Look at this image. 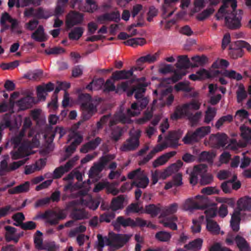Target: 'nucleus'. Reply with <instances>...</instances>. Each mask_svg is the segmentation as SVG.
<instances>
[{
    "instance_id": "nucleus-1",
    "label": "nucleus",
    "mask_w": 251,
    "mask_h": 251,
    "mask_svg": "<svg viewBox=\"0 0 251 251\" xmlns=\"http://www.w3.org/2000/svg\"><path fill=\"white\" fill-rule=\"evenodd\" d=\"M145 86L139 85L135 87L133 91L127 93L128 96H131L133 93H135V98L139 100L138 103L134 102L131 104L130 108L126 111V114L124 112V109L121 108L120 111L114 116L112 120L110 119L109 116H104L98 123V127H100V124L109 121L111 125L119 122L122 123H129L131 120L130 117H134L138 115L141 110L146 106L149 102V100L146 98H143V93L145 92Z\"/></svg>"
},
{
    "instance_id": "nucleus-2",
    "label": "nucleus",
    "mask_w": 251,
    "mask_h": 251,
    "mask_svg": "<svg viewBox=\"0 0 251 251\" xmlns=\"http://www.w3.org/2000/svg\"><path fill=\"white\" fill-rule=\"evenodd\" d=\"M31 121L29 118L25 119L23 131L20 134L19 136L13 138L12 142L14 145V150L11 152V158L16 160L21 158H25L31 153L30 151L31 148H35L39 145V142L36 137L32 138L34 131L31 130L28 133V138L24 137L25 130L30 127Z\"/></svg>"
},
{
    "instance_id": "nucleus-3",
    "label": "nucleus",
    "mask_w": 251,
    "mask_h": 251,
    "mask_svg": "<svg viewBox=\"0 0 251 251\" xmlns=\"http://www.w3.org/2000/svg\"><path fill=\"white\" fill-rule=\"evenodd\" d=\"M171 78L164 79L157 86L153 94L157 96V98L153 101V105L156 104L160 106H170L174 100V96L172 94L173 87L169 84L174 83Z\"/></svg>"
},
{
    "instance_id": "nucleus-4",
    "label": "nucleus",
    "mask_w": 251,
    "mask_h": 251,
    "mask_svg": "<svg viewBox=\"0 0 251 251\" xmlns=\"http://www.w3.org/2000/svg\"><path fill=\"white\" fill-rule=\"evenodd\" d=\"M128 235H117L112 232L110 233L109 237H103L101 235H98L97 246L101 249L104 246H109L116 249L122 247L130 238Z\"/></svg>"
},
{
    "instance_id": "nucleus-5",
    "label": "nucleus",
    "mask_w": 251,
    "mask_h": 251,
    "mask_svg": "<svg viewBox=\"0 0 251 251\" xmlns=\"http://www.w3.org/2000/svg\"><path fill=\"white\" fill-rule=\"evenodd\" d=\"M201 103L197 100H193L190 102L179 105L176 108L173 114L171 116L173 120H176L184 117H187L192 120V112L200 109Z\"/></svg>"
},
{
    "instance_id": "nucleus-6",
    "label": "nucleus",
    "mask_w": 251,
    "mask_h": 251,
    "mask_svg": "<svg viewBox=\"0 0 251 251\" xmlns=\"http://www.w3.org/2000/svg\"><path fill=\"white\" fill-rule=\"evenodd\" d=\"M225 13V20L226 25L230 28H234L235 27V14L234 13L235 8V2L234 0H225L224 5L220 8L217 14V18L219 19L221 14Z\"/></svg>"
},
{
    "instance_id": "nucleus-7",
    "label": "nucleus",
    "mask_w": 251,
    "mask_h": 251,
    "mask_svg": "<svg viewBox=\"0 0 251 251\" xmlns=\"http://www.w3.org/2000/svg\"><path fill=\"white\" fill-rule=\"evenodd\" d=\"M207 171L206 166L204 164H200L194 167L192 171L190 172V182L195 185L198 182V176H201V183L202 185L210 183L213 181V176L211 175H204Z\"/></svg>"
},
{
    "instance_id": "nucleus-8",
    "label": "nucleus",
    "mask_w": 251,
    "mask_h": 251,
    "mask_svg": "<svg viewBox=\"0 0 251 251\" xmlns=\"http://www.w3.org/2000/svg\"><path fill=\"white\" fill-rule=\"evenodd\" d=\"M80 98L86 100L85 103H82L81 106L83 118L87 120L96 112L100 99L92 100L89 94L82 95Z\"/></svg>"
},
{
    "instance_id": "nucleus-9",
    "label": "nucleus",
    "mask_w": 251,
    "mask_h": 251,
    "mask_svg": "<svg viewBox=\"0 0 251 251\" xmlns=\"http://www.w3.org/2000/svg\"><path fill=\"white\" fill-rule=\"evenodd\" d=\"M190 61L187 56L182 55L178 57L177 63L176 64V69L174 75L171 78L174 82H177L187 73V69L189 67Z\"/></svg>"
},
{
    "instance_id": "nucleus-10",
    "label": "nucleus",
    "mask_w": 251,
    "mask_h": 251,
    "mask_svg": "<svg viewBox=\"0 0 251 251\" xmlns=\"http://www.w3.org/2000/svg\"><path fill=\"white\" fill-rule=\"evenodd\" d=\"M210 131L211 127L209 126H201L197 128L194 132H188L183 138V141L185 144L198 141L208 134Z\"/></svg>"
},
{
    "instance_id": "nucleus-11",
    "label": "nucleus",
    "mask_w": 251,
    "mask_h": 251,
    "mask_svg": "<svg viewBox=\"0 0 251 251\" xmlns=\"http://www.w3.org/2000/svg\"><path fill=\"white\" fill-rule=\"evenodd\" d=\"M128 177L129 179H135L133 184L138 187L144 188L147 187L149 182V178L140 169H137L129 173Z\"/></svg>"
},
{
    "instance_id": "nucleus-12",
    "label": "nucleus",
    "mask_w": 251,
    "mask_h": 251,
    "mask_svg": "<svg viewBox=\"0 0 251 251\" xmlns=\"http://www.w3.org/2000/svg\"><path fill=\"white\" fill-rule=\"evenodd\" d=\"M141 135V131L139 129H132L130 132V138L121 147L124 151L132 150L139 146L138 139Z\"/></svg>"
},
{
    "instance_id": "nucleus-13",
    "label": "nucleus",
    "mask_w": 251,
    "mask_h": 251,
    "mask_svg": "<svg viewBox=\"0 0 251 251\" xmlns=\"http://www.w3.org/2000/svg\"><path fill=\"white\" fill-rule=\"evenodd\" d=\"M242 140L236 141V153L238 148H244L247 145H251V128L243 125L240 126Z\"/></svg>"
},
{
    "instance_id": "nucleus-14",
    "label": "nucleus",
    "mask_w": 251,
    "mask_h": 251,
    "mask_svg": "<svg viewBox=\"0 0 251 251\" xmlns=\"http://www.w3.org/2000/svg\"><path fill=\"white\" fill-rule=\"evenodd\" d=\"M82 141V137L79 134L73 132L69 136L68 142L71 144V146L66 148V152L67 157L69 156L75 151L76 147Z\"/></svg>"
},
{
    "instance_id": "nucleus-15",
    "label": "nucleus",
    "mask_w": 251,
    "mask_h": 251,
    "mask_svg": "<svg viewBox=\"0 0 251 251\" xmlns=\"http://www.w3.org/2000/svg\"><path fill=\"white\" fill-rule=\"evenodd\" d=\"M83 20V15L76 12L72 11L69 13L66 17V24L68 28L78 24Z\"/></svg>"
},
{
    "instance_id": "nucleus-16",
    "label": "nucleus",
    "mask_w": 251,
    "mask_h": 251,
    "mask_svg": "<svg viewBox=\"0 0 251 251\" xmlns=\"http://www.w3.org/2000/svg\"><path fill=\"white\" fill-rule=\"evenodd\" d=\"M78 159L77 156H75L71 160L66 163L64 166H61L56 169L53 173V178H57L61 177L65 172H68L74 165L75 162Z\"/></svg>"
},
{
    "instance_id": "nucleus-17",
    "label": "nucleus",
    "mask_w": 251,
    "mask_h": 251,
    "mask_svg": "<svg viewBox=\"0 0 251 251\" xmlns=\"http://www.w3.org/2000/svg\"><path fill=\"white\" fill-rule=\"evenodd\" d=\"M163 216L160 218L159 216V223L164 227H168L172 230H176L177 226L176 223L177 222V217L176 216H172L170 217H164Z\"/></svg>"
},
{
    "instance_id": "nucleus-18",
    "label": "nucleus",
    "mask_w": 251,
    "mask_h": 251,
    "mask_svg": "<svg viewBox=\"0 0 251 251\" xmlns=\"http://www.w3.org/2000/svg\"><path fill=\"white\" fill-rule=\"evenodd\" d=\"M210 142L212 144H216L220 147H224L228 142L227 137L224 133H218L212 135L209 138Z\"/></svg>"
},
{
    "instance_id": "nucleus-19",
    "label": "nucleus",
    "mask_w": 251,
    "mask_h": 251,
    "mask_svg": "<svg viewBox=\"0 0 251 251\" xmlns=\"http://www.w3.org/2000/svg\"><path fill=\"white\" fill-rule=\"evenodd\" d=\"M211 76L210 72L202 68L197 71L195 74L190 75L189 78L192 80L197 81L208 78Z\"/></svg>"
},
{
    "instance_id": "nucleus-20",
    "label": "nucleus",
    "mask_w": 251,
    "mask_h": 251,
    "mask_svg": "<svg viewBox=\"0 0 251 251\" xmlns=\"http://www.w3.org/2000/svg\"><path fill=\"white\" fill-rule=\"evenodd\" d=\"M25 15L26 17L34 16L38 18L46 19L50 17L51 14L41 9H39L38 11L35 12L33 9L30 8L26 9L25 12Z\"/></svg>"
},
{
    "instance_id": "nucleus-21",
    "label": "nucleus",
    "mask_w": 251,
    "mask_h": 251,
    "mask_svg": "<svg viewBox=\"0 0 251 251\" xmlns=\"http://www.w3.org/2000/svg\"><path fill=\"white\" fill-rule=\"evenodd\" d=\"M120 20V14L119 12H114L111 14H105L98 18V22L104 24L109 21L117 22Z\"/></svg>"
},
{
    "instance_id": "nucleus-22",
    "label": "nucleus",
    "mask_w": 251,
    "mask_h": 251,
    "mask_svg": "<svg viewBox=\"0 0 251 251\" xmlns=\"http://www.w3.org/2000/svg\"><path fill=\"white\" fill-rule=\"evenodd\" d=\"M236 208L241 210H250L251 209V197L245 196L236 202Z\"/></svg>"
},
{
    "instance_id": "nucleus-23",
    "label": "nucleus",
    "mask_w": 251,
    "mask_h": 251,
    "mask_svg": "<svg viewBox=\"0 0 251 251\" xmlns=\"http://www.w3.org/2000/svg\"><path fill=\"white\" fill-rule=\"evenodd\" d=\"M31 37L32 39L37 42H44L47 40L48 36L44 32L42 26H39L38 28L32 33Z\"/></svg>"
},
{
    "instance_id": "nucleus-24",
    "label": "nucleus",
    "mask_w": 251,
    "mask_h": 251,
    "mask_svg": "<svg viewBox=\"0 0 251 251\" xmlns=\"http://www.w3.org/2000/svg\"><path fill=\"white\" fill-rule=\"evenodd\" d=\"M203 242L202 239L200 238H197L185 245L184 248L187 250L193 251H199L202 248Z\"/></svg>"
},
{
    "instance_id": "nucleus-25",
    "label": "nucleus",
    "mask_w": 251,
    "mask_h": 251,
    "mask_svg": "<svg viewBox=\"0 0 251 251\" xmlns=\"http://www.w3.org/2000/svg\"><path fill=\"white\" fill-rule=\"evenodd\" d=\"M235 211L234 209V211L233 212V214L232 215L231 219L230 220V226L232 229L233 231L232 232H228L227 237L226 238V242L227 245H232L234 243L235 240V233L234 231L235 230Z\"/></svg>"
},
{
    "instance_id": "nucleus-26",
    "label": "nucleus",
    "mask_w": 251,
    "mask_h": 251,
    "mask_svg": "<svg viewBox=\"0 0 251 251\" xmlns=\"http://www.w3.org/2000/svg\"><path fill=\"white\" fill-rule=\"evenodd\" d=\"M243 48L251 51V46L248 43L243 40L236 41V58L241 57L243 55L244 52Z\"/></svg>"
},
{
    "instance_id": "nucleus-27",
    "label": "nucleus",
    "mask_w": 251,
    "mask_h": 251,
    "mask_svg": "<svg viewBox=\"0 0 251 251\" xmlns=\"http://www.w3.org/2000/svg\"><path fill=\"white\" fill-rule=\"evenodd\" d=\"M133 75V70L131 69L128 71L123 70L114 72L111 79L114 80L120 79H127L131 77Z\"/></svg>"
},
{
    "instance_id": "nucleus-28",
    "label": "nucleus",
    "mask_w": 251,
    "mask_h": 251,
    "mask_svg": "<svg viewBox=\"0 0 251 251\" xmlns=\"http://www.w3.org/2000/svg\"><path fill=\"white\" fill-rule=\"evenodd\" d=\"M34 102V98L30 96H27L18 101L17 105L19 107V110H24L29 108Z\"/></svg>"
},
{
    "instance_id": "nucleus-29",
    "label": "nucleus",
    "mask_w": 251,
    "mask_h": 251,
    "mask_svg": "<svg viewBox=\"0 0 251 251\" xmlns=\"http://www.w3.org/2000/svg\"><path fill=\"white\" fill-rule=\"evenodd\" d=\"M106 158V157H104L100 162L95 164L91 168L89 173V176L90 178H93L95 176H97L99 173L102 170L105 164Z\"/></svg>"
},
{
    "instance_id": "nucleus-30",
    "label": "nucleus",
    "mask_w": 251,
    "mask_h": 251,
    "mask_svg": "<svg viewBox=\"0 0 251 251\" xmlns=\"http://www.w3.org/2000/svg\"><path fill=\"white\" fill-rule=\"evenodd\" d=\"M236 247L239 251H251L250 244L243 237L236 235Z\"/></svg>"
},
{
    "instance_id": "nucleus-31",
    "label": "nucleus",
    "mask_w": 251,
    "mask_h": 251,
    "mask_svg": "<svg viewBox=\"0 0 251 251\" xmlns=\"http://www.w3.org/2000/svg\"><path fill=\"white\" fill-rule=\"evenodd\" d=\"M0 23L2 25L5 27L11 26L12 28H14L17 25V21L12 19L7 13L2 14Z\"/></svg>"
},
{
    "instance_id": "nucleus-32",
    "label": "nucleus",
    "mask_w": 251,
    "mask_h": 251,
    "mask_svg": "<svg viewBox=\"0 0 251 251\" xmlns=\"http://www.w3.org/2000/svg\"><path fill=\"white\" fill-rule=\"evenodd\" d=\"M175 154V151H171L160 156L153 162V166L155 168L164 165Z\"/></svg>"
},
{
    "instance_id": "nucleus-33",
    "label": "nucleus",
    "mask_w": 251,
    "mask_h": 251,
    "mask_svg": "<svg viewBox=\"0 0 251 251\" xmlns=\"http://www.w3.org/2000/svg\"><path fill=\"white\" fill-rule=\"evenodd\" d=\"M178 209V204L177 203H173L165 207L162 210L160 218L176 213Z\"/></svg>"
},
{
    "instance_id": "nucleus-34",
    "label": "nucleus",
    "mask_w": 251,
    "mask_h": 251,
    "mask_svg": "<svg viewBox=\"0 0 251 251\" xmlns=\"http://www.w3.org/2000/svg\"><path fill=\"white\" fill-rule=\"evenodd\" d=\"M125 199L123 196H120L114 198L111 203V208L113 210H117L124 207Z\"/></svg>"
},
{
    "instance_id": "nucleus-35",
    "label": "nucleus",
    "mask_w": 251,
    "mask_h": 251,
    "mask_svg": "<svg viewBox=\"0 0 251 251\" xmlns=\"http://www.w3.org/2000/svg\"><path fill=\"white\" fill-rule=\"evenodd\" d=\"M206 227L207 230L212 234H218L220 233V226L213 220H208Z\"/></svg>"
},
{
    "instance_id": "nucleus-36",
    "label": "nucleus",
    "mask_w": 251,
    "mask_h": 251,
    "mask_svg": "<svg viewBox=\"0 0 251 251\" xmlns=\"http://www.w3.org/2000/svg\"><path fill=\"white\" fill-rule=\"evenodd\" d=\"M159 53L156 52L153 54H149L142 56L138 60V62L152 63L155 62L159 57Z\"/></svg>"
},
{
    "instance_id": "nucleus-37",
    "label": "nucleus",
    "mask_w": 251,
    "mask_h": 251,
    "mask_svg": "<svg viewBox=\"0 0 251 251\" xmlns=\"http://www.w3.org/2000/svg\"><path fill=\"white\" fill-rule=\"evenodd\" d=\"M5 229L6 230V238L7 240L8 241L13 240L17 242L20 235L17 236L15 233V228L9 226H6L5 227Z\"/></svg>"
},
{
    "instance_id": "nucleus-38",
    "label": "nucleus",
    "mask_w": 251,
    "mask_h": 251,
    "mask_svg": "<svg viewBox=\"0 0 251 251\" xmlns=\"http://www.w3.org/2000/svg\"><path fill=\"white\" fill-rule=\"evenodd\" d=\"M192 199L195 209L202 208L206 203V198L203 196L198 195Z\"/></svg>"
},
{
    "instance_id": "nucleus-39",
    "label": "nucleus",
    "mask_w": 251,
    "mask_h": 251,
    "mask_svg": "<svg viewBox=\"0 0 251 251\" xmlns=\"http://www.w3.org/2000/svg\"><path fill=\"white\" fill-rule=\"evenodd\" d=\"M42 217L46 219L47 222L51 225L56 224L58 221L57 213L51 211H47L42 216Z\"/></svg>"
},
{
    "instance_id": "nucleus-40",
    "label": "nucleus",
    "mask_w": 251,
    "mask_h": 251,
    "mask_svg": "<svg viewBox=\"0 0 251 251\" xmlns=\"http://www.w3.org/2000/svg\"><path fill=\"white\" fill-rule=\"evenodd\" d=\"M30 183L26 181L24 184L20 185L12 189L9 190V192L11 194H18L27 192L29 189Z\"/></svg>"
},
{
    "instance_id": "nucleus-41",
    "label": "nucleus",
    "mask_w": 251,
    "mask_h": 251,
    "mask_svg": "<svg viewBox=\"0 0 251 251\" xmlns=\"http://www.w3.org/2000/svg\"><path fill=\"white\" fill-rule=\"evenodd\" d=\"M217 110L215 108L208 107L205 112L204 122L206 124L209 123L215 117Z\"/></svg>"
},
{
    "instance_id": "nucleus-42",
    "label": "nucleus",
    "mask_w": 251,
    "mask_h": 251,
    "mask_svg": "<svg viewBox=\"0 0 251 251\" xmlns=\"http://www.w3.org/2000/svg\"><path fill=\"white\" fill-rule=\"evenodd\" d=\"M222 188L225 193H230L235 188V176H233L231 180L224 182L222 184Z\"/></svg>"
},
{
    "instance_id": "nucleus-43",
    "label": "nucleus",
    "mask_w": 251,
    "mask_h": 251,
    "mask_svg": "<svg viewBox=\"0 0 251 251\" xmlns=\"http://www.w3.org/2000/svg\"><path fill=\"white\" fill-rule=\"evenodd\" d=\"M100 138H96L94 141H92L84 146L81 148L80 151L81 152L85 153L89 151L90 150L95 149L100 143Z\"/></svg>"
},
{
    "instance_id": "nucleus-44",
    "label": "nucleus",
    "mask_w": 251,
    "mask_h": 251,
    "mask_svg": "<svg viewBox=\"0 0 251 251\" xmlns=\"http://www.w3.org/2000/svg\"><path fill=\"white\" fill-rule=\"evenodd\" d=\"M204 220L203 216H201L199 218V220L193 219L192 220V225L191 226V230L193 233H197L201 231V223Z\"/></svg>"
},
{
    "instance_id": "nucleus-45",
    "label": "nucleus",
    "mask_w": 251,
    "mask_h": 251,
    "mask_svg": "<svg viewBox=\"0 0 251 251\" xmlns=\"http://www.w3.org/2000/svg\"><path fill=\"white\" fill-rule=\"evenodd\" d=\"M167 147V145L165 144L158 145L153 149V150L152 151L150 152V153L147 155V156L144 158L142 163H145L148 162L149 160L152 158V157L153 156L155 153L162 151Z\"/></svg>"
},
{
    "instance_id": "nucleus-46",
    "label": "nucleus",
    "mask_w": 251,
    "mask_h": 251,
    "mask_svg": "<svg viewBox=\"0 0 251 251\" xmlns=\"http://www.w3.org/2000/svg\"><path fill=\"white\" fill-rule=\"evenodd\" d=\"M68 0H58L57 6L54 10V15L58 16L64 12V9Z\"/></svg>"
},
{
    "instance_id": "nucleus-47",
    "label": "nucleus",
    "mask_w": 251,
    "mask_h": 251,
    "mask_svg": "<svg viewBox=\"0 0 251 251\" xmlns=\"http://www.w3.org/2000/svg\"><path fill=\"white\" fill-rule=\"evenodd\" d=\"M104 80L102 78L94 80L87 86V88L90 90H97L100 89L104 84Z\"/></svg>"
},
{
    "instance_id": "nucleus-48",
    "label": "nucleus",
    "mask_w": 251,
    "mask_h": 251,
    "mask_svg": "<svg viewBox=\"0 0 251 251\" xmlns=\"http://www.w3.org/2000/svg\"><path fill=\"white\" fill-rule=\"evenodd\" d=\"M76 204L77 203L73 201L69 205L66 207L65 209L62 210L60 211L58 213H57L58 220L65 219L68 213V211L72 210V209H75V206L76 205Z\"/></svg>"
},
{
    "instance_id": "nucleus-49",
    "label": "nucleus",
    "mask_w": 251,
    "mask_h": 251,
    "mask_svg": "<svg viewBox=\"0 0 251 251\" xmlns=\"http://www.w3.org/2000/svg\"><path fill=\"white\" fill-rule=\"evenodd\" d=\"M160 211V208L154 204L147 205L144 209V212L151 215L152 217L157 216Z\"/></svg>"
},
{
    "instance_id": "nucleus-50",
    "label": "nucleus",
    "mask_w": 251,
    "mask_h": 251,
    "mask_svg": "<svg viewBox=\"0 0 251 251\" xmlns=\"http://www.w3.org/2000/svg\"><path fill=\"white\" fill-rule=\"evenodd\" d=\"M83 31L82 27L75 28L69 33V38L72 40H78L82 36Z\"/></svg>"
},
{
    "instance_id": "nucleus-51",
    "label": "nucleus",
    "mask_w": 251,
    "mask_h": 251,
    "mask_svg": "<svg viewBox=\"0 0 251 251\" xmlns=\"http://www.w3.org/2000/svg\"><path fill=\"white\" fill-rule=\"evenodd\" d=\"M133 222L130 219H124L122 217H119L117 218L116 221L114 224V226L117 228L118 226L122 225L124 226H126L132 225Z\"/></svg>"
},
{
    "instance_id": "nucleus-52",
    "label": "nucleus",
    "mask_w": 251,
    "mask_h": 251,
    "mask_svg": "<svg viewBox=\"0 0 251 251\" xmlns=\"http://www.w3.org/2000/svg\"><path fill=\"white\" fill-rule=\"evenodd\" d=\"M192 60L193 61V64H192L191 66L196 67L205 64L207 61V58L204 56H196L192 57Z\"/></svg>"
},
{
    "instance_id": "nucleus-53",
    "label": "nucleus",
    "mask_w": 251,
    "mask_h": 251,
    "mask_svg": "<svg viewBox=\"0 0 251 251\" xmlns=\"http://www.w3.org/2000/svg\"><path fill=\"white\" fill-rule=\"evenodd\" d=\"M80 201L78 202H75L77 203L76 205L79 203L83 204L92 210L97 209L99 205V202L92 199H90L88 201L86 202L83 200V198L81 197L80 198Z\"/></svg>"
},
{
    "instance_id": "nucleus-54",
    "label": "nucleus",
    "mask_w": 251,
    "mask_h": 251,
    "mask_svg": "<svg viewBox=\"0 0 251 251\" xmlns=\"http://www.w3.org/2000/svg\"><path fill=\"white\" fill-rule=\"evenodd\" d=\"M171 237L170 233L164 231L158 232L155 234V238L157 240L162 242L168 241Z\"/></svg>"
},
{
    "instance_id": "nucleus-55",
    "label": "nucleus",
    "mask_w": 251,
    "mask_h": 251,
    "mask_svg": "<svg viewBox=\"0 0 251 251\" xmlns=\"http://www.w3.org/2000/svg\"><path fill=\"white\" fill-rule=\"evenodd\" d=\"M232 119V116L230 115L223 116L218 119V120L216 122L215 126L217 129H219L224 124L228 123L231 122Z\"/></svg>"
},
{
    "instance_id": "nucleus-56",
    "label": "nucleus",
    "mask_w": 251,
    "mask_h": 251,
    "mask_svg": "<svg viewBox=\"0 0 251 251\" xmlns=\"http://www.w3.org/2000/svg\"><path fill=\"white\" fill-rule=\"evenodd\" d=\"M127 214L130 213H144L143 209L138 203L132 204L129 206L126 210Z\"/></svg>"
},
{
    "instance_id": "nucleus-57",
    "label": "nucleus",
    "mask_w": 251,
    "mask_h": 251,
    "mask_svg": "<svg viewBox=\"0 0 251 251\" xmlns=\"http://www.w3.org/2000/svg\"><path fill=\"white\" fill-rule=\"evenodd\" d=\"M216 153L214 152H207L203 151L202 152L199 157V159L201 161H207L208 162H212L213 159L215 157Z\"/></svg>"
},
{
    "instance_id": "nucleus-58",
    "label": "nucleus",
    "mask_w": 251,
    "mask_h": 251,
    "mask_svg": "<svg viewBox=\"0 0 251 251\" xmlns=\"http://www.w3.org/2000/svg\"><path fill=\"white\" fill-rule=\"evenodd\" d=\"M181 208L184 211H192L194 210L193 201L192 199L189 198L186 200L181 205Z\"/></svg>"
},
{
    "instance_id": "nucleus-59",
    "label": "nucleus",
    "mask_w": 251,
    "mask_h": 251,
    "mask_svg": "<svg viewBox=\"0 0 251 251\" xmlns=\"http://www.w3.org/2000/svg\"><path fill=\"white\" fill-rule=\"evenodd\" d=\"M206 215V222L208 220H210L211 218H213L216 215L217 209L215 205L209 206L206 208L204 211Z\"/></svg>"
},
{
    "instance_id": "nucleus-60",
    "label": "nucleus",
    "mask_w": 251,
    "mask_h": 251,
    "mask_svg": "<svg viewBox=\"0 0 251 251\" xmlns=\"http://www.w3.org/2000/svg\"><path fill=\"white\" fill-rule=\"evenodd\" d=\"M60 193L58 192L53 193L50 198H46L39 201V205H43L47 203L51 199L52 201H58L59 200Z\"/></svg>"
},
{
    "instance_id": "nucleus-61",
    "label": "nucleus",
    "mask_w": 251,
    "mask_h": 251,
    "mask_svg": "<svg viewBox=\"0 0 251 251\" xmlns=\"http://www.w3.org/2000/svg\"><path fill=\"white\" fill-rule=\"evenodd\" d=\"M174 88L176 92L180 91L188 92L191 90L189 84L187 82L178 83L175 86Z\"/></svg>"
},
{
    "instance_id": "nucleus-62",
    "label": "nucleus",
    "mask_w": 251,
    "mask_h": 251,
    "mask_svg": "<svg viewBox=\"0 0 251 251\" xmlns=\"http://www.w3.org/2000/svg\"><path fill=\"white\" fill-rule=\"evenodd\" d=\"M182 134V132L181 131L171 132L168 137L167 140L174 142L175 144H176V141L180 138Z\"/></svg>"
},
{
    "instance_id": "nucleus-63",
    "label": "nucleus",
    "mask_w": 251,
    "mask_h": 251,
    "mask_svg": "<svg viewBox=\"0 0 251 251\" xmlns=\"http://www.w3.org/2000/svg\"><path fill=\"white\" fill-rule=\"evenodd\" d=\"M34 243L36 248L41 249L43 248L42 246V233L39 231H37L34 236Z\"/></svg>"
},
{
    "instance_id": "nucleus-64",
    "label": "nucleus",
    "mask_w": 251,
    "mask_h": 251,
    "mask_svg": "<svg viewBox=\"0 0 251 251\" xmlns=\"http://www.w3.org/2000/svg\"><path fill=\"white\" fill-rule=\"evenodd\" d=\"M72 216L74 219L80 220L86 218L87 214L83 210H75L72 213Z\"/></svg>"
}]
</instances>
